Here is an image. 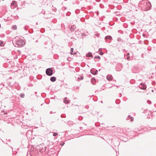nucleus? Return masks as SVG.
Wrapping results in <instances>:
<instances>
[{"instance_id": "nucleus-1", "label": "nucleus", "mask_w": 156, "mask_h": 156, "mask_svg": "<svg viewBox=\"0 0 156 156\" xmlns=\"http://www.w3.org/2000/svg\"><path fill=\"white\" fill-rule=\"evenodd\" d=\"M13 41L15 44V46L17 47L21 46L24 45L25 44V42L23 41V40L19 38L18 37H16Z\"/></svg>"}, {"instance_id": "nucleus-2", "label": "nucleus", "mask_w": 156, "mask_h": 156, "mask_svg": "<svg viewBox=\"0 0 156 156\" xmlns=\"http://www.w3.org/2000/svg\"><path fill=\"white\" fill-rule=\"evenodd\" d=\"M52 70L51 68L48 69L46 71V74L48 76H51L52 74Z\"/></svg>"}, {"instance_id": "nucleus-3", "label": "nucleus", "mask_w": 156, "mask_h": 156, "mask_svg": "<svg viewBox=\"0 0 156 156\" xmlns=\"http://www.w3.org/2000/svg\"><path fill=\"white\" fill-rule=\"evenodd\" d=\"M97 72L98 71L95 69H92L90 70L91 73L94 75L96 74Z\"/></svg>"}, {"instance_id": "nucleus-4", "label": "nucleus", "mask_w": 156, "mask_h": 156, "mask_svg": "<svg viewBox=\"0 0 156 156\" xmlns=\"http://www.w3.org/2000/svg\"><path fill=\"white\" fill-rule=\"evenodd\" d=\"M107 79L109 81H111L113 79V77L111 75H108L107 76Z\"/></svg>"}, {"instance_id": "nucleus-5", "label": "nucleus", "mask_w": 156, "mask_h": 156, "mask_svg": "<svg viewBox=\"0 0 156 156\" xmlns=\"http://www.w3.org/2000/svg\"><path fill=\"white\" fill-rule=\"evenodd\" d=\"M16 5V2L15 1H13L12 3H11V6L12 8L13 9L14 8L13 7V6L14 5Z\"/></svg>"}, {"instance_id": "nucleus-6", "label": "nucleus", "mask_w": 156, "mask_h": 156, "mask_svg": "<svg viewBox=\"0 0 156 156\" xmlns=\"http://www.w3.org/2000/svg\"><path fill=\"white\" fill-rule=\"evenodd\" d=\"M51 80L52 82H54L56 80V78L54 77H52L50 79Z\"/></svg>"}, {"instance_id": "nucleus-7", "label": "nucleus", "mask_w": 156, "mask_h": 156, "mask_svg": "<svg viewBox=\"0 0 156 156\" xmlns=\"http://www.w3.org/2000/svg\"><path fill=\"white\" fill-rule=\"evenodd\" d=\"M73 48H71V52H70V54L71 55H74L75 54H76V53H73Z\"/></svg>"}, {"instance_id": "nucleus-8", "label": "nucleus", "mask_w": 156, "mask_h": 156, "mask_svg": "<svg viewBox=\"0 0 156 156\" xmlns=\"http://www.w3.org/2000/svg\"><path fill=\"white\" fill-rule=\"evenodd\" d=\"M4 42L1 41H0V45L1 46H4Z\"/></svg>"}, {"instance_id": "nucleus-9", "label": "nucleus", "mask_w": 156, "mask_h": 156, "mask_svg": "<svg viewBox=\"0 0 156 156\" xmlns=\"http://www.w3.org/2000/svg\"><path fill=\"white\" fill-rule=\"evenodd\" d=\"M67 98H65V100L64 101V102L66 104H68L69 103V101L66 100Z\"/></svg>"}, {"instance_id": "nucleus-10", "label": "nucleus", "mask_w": 156, "mask_h": 156, "mask_svg": "<svg viewBox=\"0 0 156 156\" xmlns=\"http://www.w3.org/2000/svg\"><path fill=\"white\" fill-rule=\"evenodd\" d=\"M12 29L14 30H16L17 29V26L16 25H14L12 27Z\"/></svg>"}, {"instance_id": "nucleus-11", "label": "nucleus", "mask_w": 156, "mask_h": 156, "mask_svg": "<svg viewBox=\"0 0 156 156\" xmlns=\"http://www.w3.org/2000/svg\"><path fill=\"white\" fill-rule=\"evenodd\" d=\"M105 38L107 39H109L111 40L112 39V37L110 36H107Z\"/></svg>"}, {"instance_id": "nucleus-12", "label": "nucleus", "mask_w": 156, "mask_h": 156, "mask_svg": "<svg viewBox=\"0 0 156 156\" xmlns=\"http://www.w3.org/2000/svg\"><path fill=\"white\" fill-rule=\"evenodd\" d=\"M129 55V53H127V60L129 59L130 58L129 56H128Z\"/></svg>"}, {"instance_id": "nucleus-13", "label": "nucleus", "mask_w": 156, "mask_h": 156, "mask_svg": "<svg viewBox=\"0 0 156 156\" xmlns=\"http://www.w3.org/2000/svg\"><path fill=\"white\" fill-rule=\"evenodd\" d=\"M58 135V133H55L53 134V136H56Z\"/></svg>"}, {"instance_id": "nucleus-14", "label": "nucleus", "mask_w": 156, "mask_h": 156, "mask_svg": "<svg viewBox=\"0 0 156 156\" xmlns=\"http://www.w3.org/2000/svg\"><path fill=\"white\" fill-rule=\"evenodd\" d=\"M20 96L22 98H23L24 96V95L23 94H22L20 95Z\"/></svg>"}, {"instance_id": "nucleus-15", "label": "nucleus", "mask_w": 156, "mask_h": 156, "mask_svg": "<svg viewBox=\"0 0 156 156\" xmlns=\"http://www.w3.org/2000/svg\"><path fill=\"white\" fill-rule=\"evenodd\" d=\"M87 56H88L89 57H91L92 56L91 54H89L88 55H86Z\"/></svg>"}, {"instance_id": "nucleus-16", "label": "nucleus", "mask_w": 156, "mask_h": 156, "mask_svg": "<svg viewBox=\"0 0 156 156\" xmlns=\"http://www.w3.org/2000/svg\"><path fill=\"white\" fill-rule=\"evenodd\" d=\"M97 58L99 59H100V57L99 56H98Z\"/></svg>"}, {"instance_id": "nucleus-17", "label": "nucleus", "mask_w": 156, "mask_h": 156, "mask_svg": "<svg viewBox=\"0 0 156 156\" xmlns=\"http://www.w3.org/2000/svg\"><path fill=\"white\" fill-rule=\"evenodd\" d=\"M143 89H146V87H143Z\"/></svg>"}, {"instance_id": "nucleus-18", "label": "nucleus", "mask_w": 156, "mask_h": 156, "mask_svg": "<svg viewBox=\"0 0 156 156\" xmlns=\"http://www.w3.org/2000/svg\"><path fill=\"white\" fill-rule=\"evenodd\" d=\"M103 53H101V55H103Z\"/></svg>"}]
</instances>
